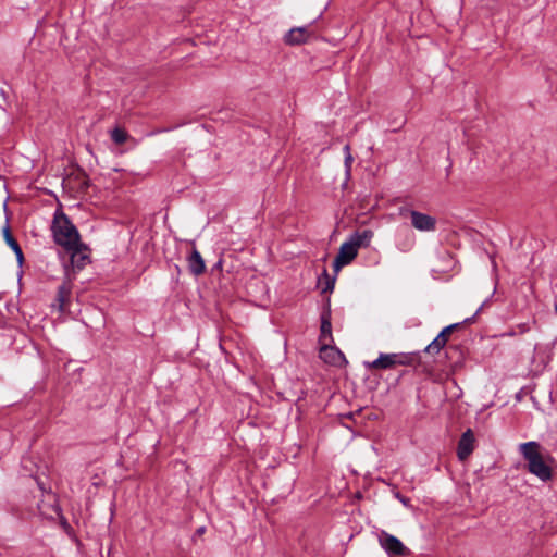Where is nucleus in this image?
Instances as JSON below:
<instances>
[{"label": "nucleus", "mask_w": 557, "mask_h": 557, "mask_svg": "<svg viewBox=\"0 0 557 557\" xmlns=\"http://www.w3.org/2000/svg\"><path fill=\"white\" fill-rule=\"evenodd\" d=\"M379 543L389 555H407L408 548L394 535L386 531H381L379 534Z\"/></svg>", "instance_id": "4"}, {"label": "nucleus", "mask_w": 557, "mask_h": 557, "mask_svg": "<svg viewBox=\"0 0 557 557\" xmlns=\"http://www.w3.org/2000/svg\"><path fill=\"white\" fill-rule=\"evenodd\" d=\"M326 337L332 339V325L329 313H323L321 317V336L320 339L324 341Z\"/></svg>", "instance_id": "15"}, {"label": "nucleus", "mask_w": 557, "mask_h": 557, "mask_svg": "<svg viewBox=\"0 0 557 557\" xmlns=\"http://www.w3.org/2000/svg\"><path fill=\"white\" fill-rule=\"evenodd\" d=\"M398 498L400 499V502H401L404 505H408V500H407L405 497H400V496H398Z\"/></svg>", "instance_id": "24"}, {"label": "nucleus", "mask_w": 557, "mask_h": 557, "mask_svg": "<svg viewBox=\"0 0 557 557\" xmlns=\"http://www.w3.org/2000/svg\"><path fill=\"white\" fill-rule=\"evenodd\" d=\"M350 160H351V157H350V156H348V157L346 158V162H348V161H350Z\"/></svg>", "instance_id": "26"}, {"label": "nucleus", "mask_w": 557, "mask_h": 557, "mask_svg": "<svg viewBox=\"0 0 557 557\" xmlns=\"http://www.w3.org/2000/svg\"><path fill=\"white\" fill-rule=\"evenodd\" d=\"M188 268L195 275H200L205 272L206 265L202 256L193 249L187 257Z\"/></svg>", "instance_id": "11"}, {"label": "nucleus", "mask_w": 557, "mask_h": 557, "mask_svg": "<svg viewBox=\"0 0 557 557\" xmlns=\"http://www.w3.org/2000/svg\"><path fill=\"white\" fill-rule=\"evenodd\" d=\"M15 256H16V259H17V262L20 265L23 264L24 262V255H23V251L21 249V246H11Z\"/></svg>", "instance_id": "21"}, {"label": "nucleus", "mask_w": 557, "mask_h": 557, "mask_svg": "<svg viewBox=\"0 0 557 557\" xmlns=\"http://www.w3.org/2000/svg\"><path fill=\"white\" fill-rule=\"evenodd\" d=\"M450 169H451V165H449V166L446 169V173H447V175H449Z\"/></svg>", "instance_id": "25"}, {"label": "nucleus", "mask_w": 557, "mask_h": 557, "mask_svg": "<svg viewBox=\"0 0 557 557\" xmlns=\"http://www.w3.org/2000/svg\"><path fill=\"white\" fill-rule=\"evenodd\" d=\"M555 312H556V314H557V304L555 305Z\"/></svg>", "instance_id": "27"}, {"label": "nucleus", "mask_w": 557, "mask_h": 557, "mask_svg": "<svg viewBox=\"0 0 557 557\" xmlns=\"http://www.w3.org/2000/svg\"><path fill=\"white\" fill-rule=\"evenodd\" d=\"M396 366V356L395 354L388 355H380V357L374 360L371 364L372 368L375 369H388Z\"/></svg>", "instance_id": "14"}, {"label": "nucleus", "mask_w": 557, "mask_h": 557, "mask_svg": "<svg viewBox=\"0 0 557 557\" xmlns=\"http://www.w3.org/2000/svg\"><path fill=\"white\" fill-rule=\"evenodd\" d=\"M128 138L127 132L122 127H115L111 131V139L116 145H123Z\"/></svg>", "instance_id": "17"}, {"label": "nucleus", "mask_w": 557, "mask_h": 557, "mask_svg": "<svg viewBox=\"0 0 557 557\" xmlns=\"http://www.w3.org/2000/svg\"><path fill=\"white\" fill-rule=\"evenodd\" d=\"M459 326L458 323H455V324H450L446 327H444L441 332H440V335L445 337V339L448 342V338L449 336L451 335V333Z\"/></svg>", "instance_id": "20"}, {"label": "nucleus", "mask_w": 557, "mask_h": 557, "mask_svg": "<svg viewBox=\"0 0 557 557\" xmlns=\"http://www.w3.org/2000/svg\"><path fill=\"white\" fill-rule=\"evenodd\" d=\"M50 228L54 244H82L76 226L62 210L55 211Z\"/></svg>", "instance_id": "2"}, {"label": "nucleus", "mask_w": 557, "mask_h": 557, "mask_svg": "<svg viewBox=\"0 0 557 557\" xmlns=\"http://www.w3.org/2000/svg\"><path fill=\"white\" fill-rule=\"evenodd\" d=\"M320 358L332 366L342 367L347 363L344 354L334 346L323 344L320 348Z\"/></svg>", "instance_id": "5"}, {"label": "nucleus", "mask_w": 557, "mask_h": 557, "mask_svg": "<svg viewBox=\"0 0 557 557\" xmlns=\"http://www.w3.org/2000/svg\"><path fill=\"white\" fill-rule=\"evenodd\" d=\"M519 450L528 461V470L530 473L534 474L542 481H548L552 478V469L544 461L542 455V447L537 442L531 441L527 443H522L519 446Z\"/></svg>", "instance_id": "1"}, {"label": "nucleus", "mask_w": 557, "mask_h": 557, "mask_svg": "<svg viewBox=\"0 0 557 557\" xmlns=\"http://www.w3.org/2000/svg\"><path fill=\"white\" fill-rule=\"evenodd\" d=\"M373 237V232L369 228L357 230L343 244H367Z\"/></svg>", "instance_id": "12"}, {"label": "nucleus", "mask_w": 557, "mask_h": 557, "mask_svg": "<svg viewBox=\"0 0 557 557\" xmlns=\"http://www.w3.org/2000/svg\"><path fill=\"white\" fill-rule=\"evenodd\" d=\"M1 231H2L5 244H18L11 232L8 221H5V224Z\"/></svg>", "instance_id": "19"}, {"label": "nucleus", "mask_w": 557, "mask_h": 557, "mask_svg": "<svg viewBox=\"0 0 557 557\" xmlns=\"http://www.w3.org/2000/svg\"><path fill=\"white\" fill-rule=\"evenodd\" d=\"M396 366H409L416 361V355L412 354H395Z\"/></svg>", "instance_id": "18"}, {"label": "nucleus", "mask_w": 557, "mask_h": 557, "mask_svg": "<svg viewBox=\"0 0 557 557\" xmlns=\"http://www.w3.org/2000/svg\"><path fill=\"white\" fill-rule=\"evenodd\" d=\"M334 285V280L332 282H327V286L323 289L324 292L332 289Z\"/></svg>", "instance_id": "23"}, {"label": "nucleus", "mask_w": 557, "mask_h": 557, "mask_svg": "<svg viewBox=\"0 0 557 557\" xmlns=\"http://www.w3.org/2000/svg\"><path fill=\"white\" fill-rule=\"evenodd\" d=\"M474 449V435L473 432L468 429L460 437L458 443L457 455L460 460H466Z\"/></svg>", "instance_id": "9"}, {"label": "nucleus", "mask_w": 557, "mask_h": 557, "mask_svg": "<svg viewBox=\"0 0 557 557\" xmlns=\"http://www.w3.org/2000/svg\"><path fill=\"white\" fill-rule=\"evenodd\" d=\"M447 341L440 334L425 347V352L437 354L446 345Z\"/></svg>", "instance_id": "16"}, {"label": "nucleus", "mask_w": 557, "mask_h": 557, "mask_svg": "<svg viewBox=\"0 0 557 557\" xmlns=\"http://www.w3.org/2000/svg\"><path fill=\"white\" fill-rule=\"evenodd\" d=\"M66 180L70 184L73 183L76 191L81 194H86L91 184L86 171L79 166L72 171Z\"/></svg>", "instance_id": "6"}, {"label": "nucleus", "mask_w": 557, "mask_h": 557, "mask_svg": "<svg viewBox=\"0 0 557 557\" xmlns=\"http://www.w3.org/2000/svg\"><path fill=\"white\" fill-rule=\"evenodd\" d=\"M410 216H411V224L417 230L423 231V232H429V231L435 230V226H436L435 218H433L429 214L419 212V211H414V210L410 211Z\"/></svg>", "instance_id": "8"}, {"label": "nucleus", "mask_w": 557, "mask_h": 557, "mask_svg": "<svg viewBox=\"0 0 557 557\" xmlns=\"http://www.w3.org/2000/svg\"><path fill=\"white\" fill-rule=\"evenodd\" d=\"M310 33L306 26L292 28L284 36V41L289 46L302 45L308 41Z\"/></svg>", "instance_id": "10"}, {"label": "nucleus", "mask_w": 557, "mask_h": 557, "mask_svg": "<svg viewBox=\"0 0 557 557\" xmlns=\"http://www.w3.org/2000/svg\"><path fill=\"white\" fill-rule=\"evenodd\" d=\"M358 246H341L339 252L333 262V271L337 274L344 265L349 264L357 257Z\"/></svg>", "instance_id": "7"}, {"label": "nucleus", "mask_w": 557, "mask_h": 557, "mask_svg": "<svg viewBox=\"0 0 557 557\" xmlns=\"http://www.w3.org/2000/svg\"><path fill=\"white\" fill-rule=\"evenodd\" d=\"M60 257L65 269L72 268L73 272L83 269L89 262L88 246H63Z\"/></svg>", "instance_id": "3"}, {"label": "nucleus", "mask_w": 557, "mask_h": 557, "mask_svg": "<svg viewBox=\"0 0 557 557\" xmlns=\"http://www.w3.org/2000/svg\"><path fill=\"white\" fill-rule=\"evenodd\" d=\"M463 233L467 234V235H471L472 236V240L475 242V243L479 242V239L476 237L481 236V234L478 233V232L463 231Z\"/></svg>", "instance_id": "22"}, {"label": "nucleus", "mask_w": 557, "mask_h": 557, "mask_svg": "<svg viewBox=\"0 0 557 557\" xmlns=\"http://www.w3.org/2000/svg\"><path fill=\"white\" fill-rule=\"evenodd\" d=\"M72 285L70 282H64L58 289L57 302L60 311H63L70 300Z\"/></svg>", "instance_id": "13"}]
</instances>
